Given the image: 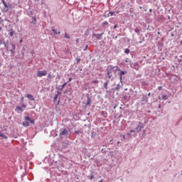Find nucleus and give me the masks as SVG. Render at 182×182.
Instances as JSON below:
<instances>
[{
	"mask_svg": "<svg viewBox=\"0 0 182 182\" xmlns=\"http://www.w3.org/2000/svg\"><path fill=\"white\" fill-rule=\"evenodd\" d=\"M98 182H103V180H100V181H99Z\"/></svg>",
	"mask_w": 182,
	"mask_h": 182,
	"instance_id": "nucleus-62",
	"label": "nucleus"
},
{
	"mask_svg": "<svg viewBox=\"0 0 182 182\" xmlns=\"http://www.w3.org/2000/svg\"><path fill=\"white\" fill-rule=\"evenodd\" d=\"M59 95H58V94H55V97H54V99H53V102L55 103V102H56V100H58V97Z\"/></svg>",
	"mask_w": 182,
	"mask_h": 182,
	"instance_id": "nucleus-34",
	"label": "nucleus"
},
{
	"mask_svg": "<svg viewBox=\"0 0 182 182\" xmlns=\"http://www.w3.org/2000/svg\"><path fill=\"white\" fill-rule=\"evenodd\" d=\"M52 77V75L50 74H48L47 80H49Z\"/></svg>",
	"mask_w": 182,
	"mask_h": 182,
	"instance_id": "nucleus-45",
	"label": "nucleus"
},
{
	"mask_svg": "<svg viewBox=\"0 0 182 182\" xmlns=\"http://www.w3.org/2000/svg\"><path fill=\"white\" fill-rule=\"evenodd\" d=\"M138 127L139 128V130L141 132V129H144V124L139 122V124H138Z\"/></svg>",
	"mask_w": 182,
	"mask_h": 182,
	"instance_id": "nucleus-16",
	"label": "nucleus"
},
{
	"mask_svg": "<svg viewBox=\"0 0 182 182\" xmlns=\"http://www.w3.org/2000/svg\"><path fill=\"white\" fill-rule=\"evenodd\" d=\"M112 90L119 92V90H120V83L117 84L115 87L112 88Z\"/></svg>",
	"mask_w": 182,
	"mask_h": 182,
	"instance_id": "nucleus-21",
	"label": "nucleus"
},
{
	"mask_svg": "<svg viewBox=\"0 0 182 182\" xmlns=\"http://www.w3.org/2000/svg\"><path fill=\"white\" fill-rule=\"evenodd\" d=\"M0 137H3V139H8V136H6V135H5V134L4 133H0Z\"/></svg>",
	"mask_w": 182,
	"mask_h": 182,
	"instance_id": "nucleus-27",
	"label": "nucleus"
},
{
	"mask_svg": "<svg viewBox=\"0 0 182 182\" xmlns=\"http://www.w3.org/2000/svg\"><path fill=\"white\" fill-rule=\"evenodd\" d=\"M60 91H59V89H58V91L57 92V95H58V96H59V95H60Z\"/></svg>",
	"mask_w": 182,
	"mask_h": 182,
	"instance_id": "nucleus-51",
	"label": "nucleus"
},
{
	"mask_svg": "<svg viewBox=\"0 0 182 182\" xmlns=\"http://www.w3.org/2000/svg\"><path fill=\"white\" fill-rule=\"evenodd\" d=\"M7 32H9V35L11 38H12L14 35H16V32L14 31V28L12 27H11V28L8 30Z\"/></svg>",
	"mask_w": 182,
	"mask_h": 182,
	"instance_id": "nucleus-12",
	"label": "nucleus"
},
{
	"mask_svg": "<svg viewBox=\"0 0 182 182\" xmlns=\"http://www.w3.org/2000/svg\"><path fill=\"white\" fill-rule=\"evenodd\" d=\"M26 97L28 99H29V100H33L35 101V98L33 97V95H31V94H27L26 95Z\"/></svg>",
	"mask_w": 182,
	"mask_h": 182,
	"instance_id": "nucleus-19",
	"label": "nucleus"
},
{
	"mask_svg": "<svg viewBox=\"0 0 182 182\" xmlns=\"http://www.w3.org/2000/svg\"><path fill=\"white\" fill-rule=\"evenodd\" d=\"M52 32L54 33V35H60V31H58L55 28H52L51 29Z\"/></svg>",
	"mask_w": 182,
	"mask_h": 182,
	"instance_id": "nucleus-22",
	"label": "nucleus"
},
{
	"mask_svg": "<svg viewBox=\"0 0 182 182\" xmlns=\"http://www.w3.org/2000/svg\"><path fill=\"white\" fill-rule=\"evenodd\" d=\"M16 110H20V112H23L22 107L17 106Z\"/></svg>",
	"mask_w": 182,
	"mask_h": 182,
	"instance_id": "nucleus-31",
	"label": "nucleus"
},
{
	"mask_svg": "<svg viewBox=\"0 0 182 182\" xmlns=\"http://www.w3.org/2000/svg\"><path fill=\"white\" fill-rule=\"evenodd\" d=\"M24 119L26 121L22 122V124L23 126V127H29V123H31V124H35V119H31L29 117H26L24 118Z\"/></svg>",
	"mask_w": 182,
	"mask_h": 182,
	"instance_id": "nucleus-2",
	"label": "nucleus"
},
{
	"mask_svg": "<svg viewBox=\"0 0 182 182\" xmlns=\"http://www.w3.org/2000/svg\"><path fill=\"white\" fill-rule=\"evenodd\" d=\"M107 76L109 78V80H110L113 76V72H114V67H113L112 65H108L107 68Z\"/></svg>",
	"mask_w": 182,
	"mask_h": 182,
	"instance_id": "nucleus-4",
	"label": "nucleus"
},
{
	"mask_svg": "<svg viewBox=\"0 0 182 182\" xmlns=\"http://www.w3.org/2000/svg\"><path fill=\"white\" fill-rule=\"evenodd\" d=\"M114 15V12L109 11V13L107 11H105L104 14L105 18H109V16H113Z\"/></svg>",
	"mask_w": 182,
	"mask_h": 182,
	"instance_id": "nucleus-13",
	"label": "nucleus"
},
{
	"mask_svg": "<svg viewBox=\"0 0 182 182\" xmlns=\"http://www.w3.org/2000/svg\"><path fill=\"white\" fill-rule=\"evenodd\" d=\"M70 134H72V132L70 130H68L66 128H60V133H59V137L60 139H68Z\"/></svg>",
	"mask_w": 182,
	"mask_h": 182,
	"instance_id": "nucleus-1",
	"label": "nucleus"
},
{
	"mask_svg": "<svg viewBox=\"0 0 182 182\" xmlns=\"http://www.w3.org/2000/svg\"><path fill=\"white\" fill-rule=\"evenodd\" d=\"M158 109H161V104H159V105H158Z\"/></svg>",
	"mask_w": 182,
	"mask_h": 182,
	"instance_id": "nucleus-50",
	"label": "nucleus"
},
{
	"mask_svg": "<svg viewBox=\"0 0 182 182\" xmlns=\"http://www.w3.org/2000/svg\"><path fill=\"white\" fill-rule=\"evenodd\" d=\"M31 18H32V20H33V21H31V23H33V25H35L36 23V17L33 16Z\"/></svg>",
	"mask_w": 182,
	"mask_h": 182,
	"instance_id": "nucleus-26",
	"label": "nucleus"
},
{
	"mask_svg": "<svg viewBox=\"0 0 182 182\" xmlns=\"http://www.w3.org/2000/svg\"><path fill=\"white\" fill-rule=\"evenodd\" d=\"M97 83H99V80H94L92 81V85H97Z\"/></svg>",
	"mask_w": 182,
	"mask_h": 182,
	"instance_id": "nucleus-37",
	"label": "nucleus"
},
{
	"mask_svg": "<svg viewBox=\"0 0 182 182\" xmlns=\"http://www.w3.org/2000/svg\"><path fill=\"white\" fill-rule=\"evenodd\" d=\"M112 141H113V139H111L109 142V144H113V143H112Z\"/></svg>",
	"mask_w": 182,
	"mask_h": 182,
	"instance_id": "nucleus-54",
	"label": "nucleus"
},
{
	"mask_svg": "<svg viewBox=\"0 0 182 182\" xmlns=\"http://www.w3.org/2000/svg\"><path fill=\"white\" fill-rule=\"evenodd\" d=\"M134 32L136 33H137L138 35H140V32H141V29L136 28L134 29Z\"/></svg>",
	"mask_w": 182,
	"mask_h": 182,
	"instance_id": "nucleus-25",
	"label": "nucleus"
},
{
	"mask_svg": "<svg viewBox=\"0 0 182 182\" xmlns=\"http://www.w3.org/2000/svg\"><path fill=\"white\" fill-rule=\"evenodd\" d=\"M85 36H89V29H87V30H86V32H85Z\"/></svg>",
	"mask_w": 182,
	"mask_h": 182,
	"instance_id": "nucleus-40",
	"label": "nucleus"
},
{
	"mask_svg": "<svg viewBox=\"0 0 182 182\" xmlns=\"http://www.w3.org/2000/svg\"><path fill=\"white\" fill-rule=\"evenodd\" d=\"M102 25H104V26H106V25H109V22H107V21H104L103 23H102Z\"/></svg>",
	"mask_w": 182,
	"mask_h": 182,
	"instance_id": "nucleus-41",
	"label": "nucleus"
},
{
	"mask_svg": "<svg viewBox=\"0 0 182 182\" xmlns=\"http://www.w3.org/2000/svg\"><path fill=\"white\" fill-rule=\"evenodd\" d=\"M117 28H119L118 24H115V25L114 26V29H117Z\"/></svg>",
	"mask_w": 182,
	"mask_h": 182,
	"instance_id": "nucleus-46",
	"label": "nucleus"
},
{
	"mask_svg": "<svg viewBox=\"0 0 182 182\" xmlns=\"http://www.w3.org/2000/svg\"><path fill=\"white\" fill-rule=\"evenodd\" d=\"M88 178H90V180H92L95 178V175H93V173H90V176H88Z\"/></svg>",
	"mask_w": 182,
	"mask_h": 182,
	"instance_id": "nucleus-28",
	"label": "nucleus"
},
{
	"mask_svg": "<svg viewBox=\"0 0 182 182\" xmlns=\"http://www.w3.org/2000/svg\"><path fill=\"white\" fill-rule=\"evenodd\" d=\"M22 107H23L24 109H26V105H25V104H23L22 105H21V108Z\"/></svg>",
	"mask_w": 182,
	"mask_h": 182,
	"instance_id": "nucleus-47",
	"label": "nucleus"
},
{
	"mask_svg": "<svg viewBox=\"0 0 182 182\" xmlns=\"http://www.w3.org/2000/svg\"><path fill=\"white\" fill-rule=\"evenodd\" d=\"M135 130H136L137 132H141V131H140V129L139 128V126H137V127L135 128Z\"/></svg>",
	"mask_w": 182,
	"mask_h": 182,
	"instance_id": "nucleus-43",
	"label": "nucleus"
},
{
	"mask_svg": "<svg viewBox=\"0 0 182 182\" xmlns=\"http://www.w3.org/2000/svg\"><path fill=\"white\" fill-rule=\"evenodd\" d=\"M0 43H1V45H4V48L6 49V50H8V48H9L8 46V41H5V40L2 41L1 40L0 38Z\"/></svg>",
	"mask_w": 182,
	"mask_h": 182,
	"instance_id": "nucleus-14",
	"label": "nucleus"
},
{
	"mask_svg": "<svg viewBox=\"0 0 182 182\" xmlns=\"http://www.w3.org/2000/svg\"><path fill=\"white\" fill-rule=\"evenodd\" d=\"M83 133V129L80 128L78 130H75L74 134H82Z\"/></svg>",
	"mask_w": 182,
	"mask_h": 182,
	"instance_id": "nucleus-18",
	"label": "nucleus"
},
{
	"mask_svg": "<svg viewBox=\"0 0 182 182\" xmlns=\"http://www.w3.org/2000/svg\"><path fill=\"white\" fill-rule=\"evenodd\" d=\"M67 84H68V82H65L63 85H59L58 87H57V89H58L59 90H63V89L65 88V86Z\"/></svg>",
	"mask_w": 182,
	"mask_h": 182,
	"instance_id": "nucleus-20",
	"label": "nucleus"
},
{
	"mask_svg": "<svg viewBox=\"0 0 182 182\" xmlns=\"http://www.w3.org/2000/svg\"><path fill=\"white\" fill-rule=\"evenodd\" d=\"M87 48H89V46H88V45H86L83 50H84V51L87 50Z\"/></svg>",
	"mask_w": 182,
	"mask_h": 182,
	"instance_id": "nucleus-44",
	"label": "nucleus"
},
{
	"mask_svg": "<svg viewBox=\"0 0 182 182\" xmlns=\"http://www.w3.org/2000/svg\"><path fill=\"white\" fill-rule=\"evenodd\" d=\"M127 73V71L125 70V71H123V70H120L119 73V80H120V82H122V80H123V76H124V75H126Z\"/></svg>",
	"mask_w": 182,
	"mask_h": 182,
	"instance_id": "nucleus-11",
	"label": "nucleus"
},
{
	"mask_svg": "<svg viewBox=\"0 0 182 182\" xmlns=\"http://www.w3.org/2000/svg\"><path fill=\"white\" fill-rule=\"evenodd\" d=\"M180 59H182V55H179Z\"/></svg>",
	"mask_w": 182,
	"mask_h": 182,
	"instance_id": "nucleus-60",
	"label": "nucleus"
},
{
	"mask_svg": "<svg viewBox=\"0 0 182 182\" xmlns=\"http://www.w3.org/2000/svg\"><path fill=\"white\" fill-rule=\"evenodd\" d=\"M131 68L132 69H135V70H139V63L135 62V63H131Z\"/></svg>",
	"mask_w": 182,
	"mask_h": 182,
	"instance_id": "nucleus-10",
	"label": "nucleus"
},
{
	"mask_svg": "<svg viewBox=\"0 0 182 182\" xmlns=\"http://www.w3.org/2000/svg\"><path fill=\"white\" fill-rule=\"evenodd\" d=\"M27 15L28 16H30V18H32L33 16V11H32V9H31V7H29L27 11Z\"/></svg>",
	"mask_w": 182,
	"mask_h": 182,
	"instance_id": "nucleus-15",
	"label": "nucleus"
},
{
	"mask_svg": "<svg viewBox=\"0 0 182 182\" xmlns=\"http://www.w3.org/2000/svg\"><path fill=\"white\" fill-rule=\"evenodd\" d=\"M181 45H182V40H181V43H180Z\"/></svg>",
	"mask_w": 182,
	"mask_h": 182,
	"instance_id": "nucleus-63",
	"label": "nucleus"
},
{
	"mask_svg": "<svg viewBox=\"0 0 182 182\" xmlns=\"http://www.w3.org/2000/svg\"><path fill=\"white\" fill-rule=\"evenodd\" d=\"M125 63H129V65H132V61H130V59H129V58H127L125 59Z\"/></svg>",
	"mask_w": 182,
	"mask_h": 182,
	"instance_id": "nucleus-30",
	"label": "nucleus"
},
{
	"mask_svg": "<svg viewBox=\"0 0 182 182\" xmlns=\"http://www.w3.org/2000/svg\"><path fill=\"white\" fill-rule=\"evenodd\" d=\"M181 176H182V170L181 171Z\"/></svg>",
	"mask_w": 182,
	"mask_h": 182,
	"instance_id": "nucleus-64",
	"label": "nucleus"
},
{
	"mask_svg": "<svg viewBox=\"0 0 182 182\" xmlns=\"http://www.w3.org/2000/svg\"><path fill=\"white\" fill-rule=\"evenodd\" d=\"M60 102V99L58 100L57 105H59Z\"/></svg>",
	"mask_w": 182,
	"mask_h": 182,
	"instance_id": "nucleus-57",
	"label": "nucleus"
},
{
	"mask_svg": "<svg viewBox=\"0 0 182 182\" xmlns=\"http://www.w3.org/2000/svg\"><path fill=\"white\" fill-rule=\"evenodd\" d=\"M103 35H105V33H102L101 34H97L96 35L97 41H100V39H102V36H103Z\"/></svg>",
	"mask_w": 182,
	"mask_h": 182,
	"instance_id": "nucleus-17",
	"label": "nucleus"
},
{
	"mask_svg": "<svg viewBox=\"0 0 182 182\" xmlns=\"http://www.w3.org/2000/svg\"><path fill=\"white\" fill-rule=\"evenodd\" d=\"M161 100H167V95H164L161 96Z\"/></svg>",
	"mask_w": 182,
	"mask_h": 182,
	"instance_id": "nucleus-33",
	"label": "nucleus"
},
{
	"mask_svg": "<svg viewBox=\"0 0 182 182\" xmlns=\"http://www.w3.org/2000/svg\"><path fill=\"white\" fill-rule=\"evenodd\" d=\"M161 89H163V87H161V86H159V87H158V90H161Z\"/></svg>",
	"mask_w": 182,
	"mask_h": 182,
	"instance_id": "nucleus-49",
	"label": "nucleus"
},
{
	"mask_svg": "<svg viewBox=\"0 0 182 182\" xmlns=\"http://www.w3.org/2000/svg\"><path fill=\"white\" fill-rule=\"evenodd\" d=\"M8 50H9V52H11V56H15V53H16V45L14 44V43L11 42L9 43V46H8Z\"/></svg>",
	"mask_w": 182,
	"mask_h": 182,
	"instance_id": "nucleus-3",
	"label": "nucleus"
},
{
	"mask_svg": "<svg viewBox=\"0 0 182 182\" xmlns=\"http://www.w3.org/2000/svg\"><path fill=\"white\" fill-rule=\"evenodd\" d=\"M1 2L4 6V8L3 9V12H6L7 11L9 10V8H12V4H6L5 2V0H1Z\"/></svg>",
	"mask_w": 182,
	"mask_h": 182,
	"instance_id": "nucleus-6",
	"label": "nucleus"
},
{
	"mask_svg": "<svg viewBox=\"0 0 182 182\" xmlns=\"http://www.w3.org/2000/svg\"><path fill=\"white\" fill-rule=\"evenodd\" d=\"M123 99H124V100H126V99H127V96L124 95V96L123 97Z\"/></svg>",
	"mask_w": 182,
	"mask_h": 182,
	"instance_id": "nucleus-55",
	"label": "nucleus"
},
{
	"mask_svg": "<svg viewBox=\"0 0 182 182\" xmlns=\"http://www.w3.org/2000/svg\"><path fill=\"white\" fill-rule=\"evenodd\" d=\"M87 101L85 103V106H90V103H92V97H90V94H86Z\"/></svg>",
	"mask_w": 182,
	"mask_h": 182,
	"instance_id": "nucleus-8",
	"label": "nucleus"
},
{
	"mask_svg": "<svg viewBox=\"0 0 182 182\" xmlns=\"http://www.w3.org/2000/svg\"><path fill=\"white\" fill-rule=\"evenodd\" d=\"M80 63V57L77 56L76 58V63L77 65L79 64Z\"/></svg>",
	"mask_w": 182,
	"mask_h": 182,
	"instance_id": "nucleus-32",
	"label": "nucleus"
},
{
	"mask_svg": "<svg viewBox=\"0 0 182 182\" xmlns=\"http://www.w3.org/2000/svg\"><path fill=\"white\" fill-rule=\"evenodd\" d=\"M96 134H97L96 132L92 131L91 132V139H95V137L96 136Z\"/></svg>",
	"mask_w": 182,
	"mask_h": 182,
	"instance_id": "nucleus-24",
	"label": "nucleus"
},
{
	"mask_svg": "<svg viewBox=\"0 0 182 182\" xmlns=\"http://www.w3.org/2000/svg\"><path fill=\"white\" fill-rule=\"evenodd\" d=\"M69 82H72V77H69L68 81L67 82V83H69Z\"/></svg>",
	"mask_w": 182,
	"mask_h": 182,
	"instance_id": "nucleus-48",
	"label": "nucleus"
},
{
	"mask_svg": "<svg viewBox=\"0 0 182 182\" xmlns=\"http://www.w3.org/2000/svg\"><path fill=\"white\" fill-rule=\"evenodd\" d=\"M96 35H97V34H96V33H92V36H96Z\"/></svg>",
	"mask_w": 182,
	"mask_h": 182,
	"instance_id": "nucleus-58",
	"label": "nucleus"
},
{
	"mask_svg": "<svg viewBox=\"0 0 182 182\" xmlns=\"http://www.w3.org/2000/svg\"><path fill=\"white\" fill-rule=\"evenodd\" d=\"M113 68H114V72H120V68H119V66H117V65H115V66H114L113 65Z\"/></svg>",
	"mask_w": 182,
	"mask_h": 182,
	"instance_id": "nucleus-23",
	"label": "nucleus"
},
{
	"mask_svg": "<svg viewBox=\"0 0 182 182\" xmlns=\"http://www.w3.org/2000/svg\"><path fill=\"white\" fill-rule=\"evenodd\" d=\"M75 42H76V43H79V38H77V39L75 40Z\"/></svg>",
	"mask_w": 182,
	"mask_h": 182,
	"instance_id": "nucleus-53",
	"label": "nucleus"
},
{
	"mask_svg": "<svg viewBox=\"0 0 182 182\" xmlns=\"http://www.w3.org/2000/svg\"><path fill=\"white\" fill-rule=\"evenodd\" d=\"M132 136L136 137V131L133 129H130L126 134V138L127 140H129V139H132Z\"/></svg>",
	"mask_w": 182,
	"mask_h": 182,
	"instance_id": "nucleus-5",
	"label": "nucleus"
},
{
	"mask_svg": "<svg viewBox=\"0 0 182 182\" xmlns=\"http://www.w3.org/2000/svg\"><path fill=\"white\" fill-rule=\"evenodd\" d=\"M48 72L46 70H39L37 72V77H42V76H46Z\"/></svg>",
	"mask_w": 182,
	"mask_h": 182,
	"instance_id": "nucleus-7",
	"label": "nucleus"
},
{
	"mask_svg": "<svg viewBox=\"0 0 182 182\" xmlns=\"http://www.w3.org/2000/svg\"><path fill=\"white\" fill-rule=\"evenodd\" d=\"M101 153H102V154H106V153H107V151H106L105 149H101Z\"/></svg>",
	"mask_w": 182,
	"mask_h": 182,
	"instance_id": "nucleus-36",
	"label": "nucleus"
},
{
	"mask_svg": "<svg viewBox=\"0 0 182 182\" xmlns=\"http://www.w3.org/2000/svg\"><path fill=\"white\" fill-rule=\"evenodd\" d=\"M120 137H122V140H126V139H127L126 137V135H124V134L120 135Z\"/></svg>",
	"mask_w": 182,
	"mask_h": 182,
	"instance_id": "nucleus-38",
	"label": "nucleus"
},
{
	"mask_svg": "<svg viewBox=\"0 0 182 182\" xmlns=\"http://www.w3.org/2000/svg\"><path fill=\"white\" fill-rule=\"evenodd\" d=\"M178 63H181V58H178Z\"/></svg>",
	"mask_w": 182,
	"mask_h": 182,
	"instance_id": "nucleus-52",
	"label": "nucleus"
},
{
	"mask_svg": "<svg viewBox=\"0 0 182 182\" xmlns=\"http://www.w3.org/2000/svg\"><path fill=\"white\" fill-rule=\"evenodd\" d=\"M135 130H136L137 132H141V131H140V129L139 128V126H137V127L135 128Z\"/></svg>",
	"mask_w": 182,
	"mask_h": 182,
	"instance_id": "nucleus-42",
	"label": "nucleus"
},
{
	"mask_svg": "<svg viewBox=\"0 0 182 182\" xmlns=\"http://www.w3.org/2000/svg\"><path fill=\"white\" fill-rule=\"evenodd\" d=\"M22 42H23V40H22V38H21V39H20L19 43H22Z\"/></svg>",
	"mask_w": 182,
	"mask_h": 182,
	"instance_id": "nucleus-56",
	"label": "nucleus"
},
{
	"mask_svg": "<svg viewBox=\"0 0 182 182\" xmlns=\"http://www.w3.org/2000/svg\"><path fill=\"white\" fill-rule=\"evenodd\" d=\"M2 31V27L0 26V32Z\"/></svg>",
	"mask_w": 182,
	"mask_h": 182,
	"instance_id": "nucleus-61",
	"label": "nucleus"
},
{
	"mask_svg": "<svg viewBox=\"0 0 182 182\" xmlns=\"http://www.w3.org/2000/svg\"><path fill=\"white\" fill-rule=\"evenodd\" d=\"M124 53H126V55H129V53H130V49L129 48L124 49Z\"/></svg>",
	"mask_w": 182,
	"mask_h": 182,
	"instance_id": "nucleus-29",
	"label": "nucleus"
},
{
	"mask_svg": "<svg viewBox=\"0 0 182 182\" xmlns=\"http://www.w3.org/2000/svg\"><path fill=\"white\" fill-rule=\"evenodd\" d=\"M23 50H25V47H23L22 50H21V55L23 56H25V52H23Z\"/></svg>",
	"mask_w": 182,
	"mask_h": 182,
	"instance_id": "nucleus-39",
	"label": "nucleus"
},
{
	"mask_svg": "<svg viewBox=\"0 0 182 182\" xmlns=\"http://www.w3.org/2000/svg\"><path fill=\"white\" fill-rule=\"evenodd\" d=\"M64 37L65 38V39H70V36H69V35H68V33H65Z\"/></svg>",
	"mask_w": 182,
	"mask_h": 182,
	"instance_id": "nucleus-35",
	"label": "nucleus"
},
{
	"mask_svg": "<svg viewBox=\"0 0 182 182\" xmlns=\"http://www.w3.org/2000/svg\"><path fill=\"white\" fill-rule=\"evenodd\" d=\"M109 82H110V80H107L106 82L104 83V87L105 89V92L106 93L109 94L110 93V90H109V87L107 86V85H109Z\"/></svg>",
	"mask_w": 182,
	"mask_h": 182,
	"instance_id": "nucleus-9",
	"label": "nucleus"
},
{
	"mask_svg": "<svg viewBox=\"0 0 182 182\" xmlns=\"http://www.w3.org/2000/svg\"><path fill=\"white\" fill-rule=\"evenodd\" d=\"M149 12H151V13L153 12V9H150Z\"/></svg>",
	"mask_w": 182,
	"mask_h": 182,
	"instance_id": "nucleus-59",
	"label": "nucleus"
}]
</instances>
